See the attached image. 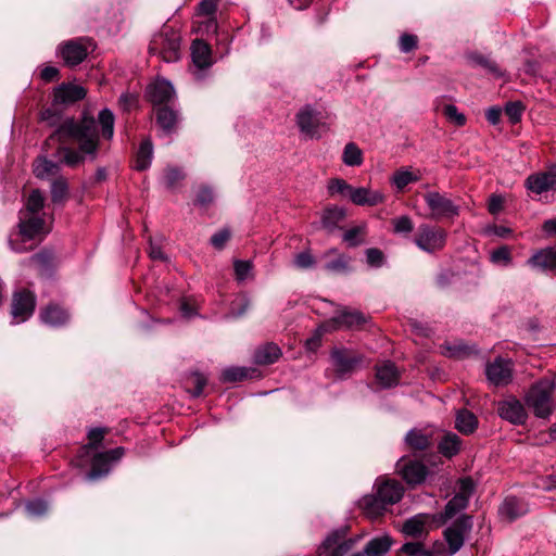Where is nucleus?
<instances>
[{"label":"nucleus","mask_w":556,"mask_h":556,"mask_svg":"<svg viewBox=\"0 0 556 556\" xmlns=\"http://www.w3.org/2000/svg\"><path fill=\"white\" fill-rule=\"evenodd\" d=\"M281 350L277 344L267 343L254 352V362L258 365H269L279 359Z\"/></svg>","instance_id":"nucleus-29"},{"label":"nucleus","mask_w":556,"mask_h":556,"mask_svg":"<svg viewBox=\"0 0 556 556\" xmlns=\"http://www.w3.org/2000/svg\"><path fill=\"white\" fill-rule=\"evenodd\" d=\"M417 47V37L414 35L404 34L400 38V49L402 52H410Z\"/></svg>","instance_id":"nucleus-63"},{"label":"nucleus","mask_w":556,"mask_h":556,"mask_svg":"<svg viewBox=\"0 0 556 556\" xmlns=\"http://www.w3.org/2000/svg\"><path fill=\"white\" fill-rule=\"evenodd\" d=\"M198 24V31L202 34H215L217 31V23L214 16L204 17Z\"/></svg>","instance_id":"nucleus-61"},{"label":"nucleus","mask_w":556,"mask_h":556,"mask_svg":"<svg viewBox=\"0 0 556 556\" xmlns=\"http://www.w3.org/2000/svg\"><path fill=\"white\" fill-rule=\"evenodd\" d=\"M26 511L30 517H40L48 511V504L42 500H34L26 504Z\"/></svg>","instance_id":"nucleus-55"},{"label":"nucleus","mask_w":556,"mask_h":556,"mask_svg":"<svg viewBox=\"0 0 556 556\" xmlns=\"http://www.w3.org/2000/svg\"><path fill=\"white\" fill-rule=\"evenodd\" d=\"M421 178L419 170H412L408 167H401L395 170L390 181L400 191L404 190L409 184L416 182Z\"/></svg>","instance_id":"nucleus-30"},{"label":"nucleus","mask_w":556,"mask_h":556,"mask_svg":"<svg viewBox=\"0 0 556 556\" xmlns=\"http://www.w3.org/2000/svg\"><path fill=\"white\" fill-rule=\"evenodd\" d=\"M59 164L47 160L46 157H38L34 163V174L40 179L53 177L59 173Z\"/></svg>","instance_id":"nucleus-35"},{"label":"nucleus","mask_w":556,"mask_h":556,"mask_svg":"<svg viewBox=\"0 0 556 556\" xmlns=\"http://www.w3.org/2000/svg\"><path fill=\"white\" fill-rule=\"evenodd\" d=\"M230 239V231L228 229H222L211 237V244L217 249H224L227 241Z\"/></svg>","instance_id":"nucleus-58"},{"label":"nucleus","mask_w":556,"mask_h":556,"mask_svg":"<svg viewBox=\"0 0 556 556\" xmlns=\"http://www.w3.org/2000/svg\"><path fill=\"white\" fill-rule=\"evenodd\" d=\"M432 522L438 526V520H433V515L418 514L405 521L403 532L406 535L419 538L427 533V527Z\"/></svg>","instance_id":"nucleus-20"},{"label":"nucleus","mask_w":556,"mask_h":556,"mask_svg":"<svg viewBox=\"0 0 556 556\" xmlns=\"http://www.w3.org/2000/svg\"><path fill=\"white\" fill-rule=\"evenodd\" d=\"M528 510V505L523 501L517 497H507L501 505L498 513L502 519L513 522L526 515Z\"/></svg>","instance_id":"nucleus-22"},{"label":"nucleus","mask_w":556,"mask_h":556,"mask_svg":"<svg viewBox=\"0 0 556 556\" xmlns=\"http://www.w3.org/2000/svg\"><path fill=\"white\" fill-rule=\"evenodd\" d=\"M156 118L161 128L166 132H170L176 125L177 114L167 108H161L156 113Z\"/></svg>","instance_id":"nucleus-42"},{"label":"nucleus","mask_w":556,"mask_h":556,"mask_svg":"<svg viewBox=\"0 0 556 556\" xmlns=\"http://www.w3.org/2000/svg\"><path fill=\"white\" fill-rule=\"evenodd\" d=\"M473 491L475 484L471 478L460 479L458 481V490L445 505L444 511L442 514L433 515V520H438V526L444 525L459 511L464 510L468 506L469 498Z\"/></svg>","instance_id":"nucleus-4"},{"label":"nucleus","mask_w":556,"mask_h":556,"mask_svg":"<svg viewBox=\"0 0 556 556\" xmlns=\"http://www.w3.org/2000/svg\"><path fill=\"white\" fill-rule=\"evenodd\" d=\"M191 56L194 65L202 70L212 65V55L210 46L201 40L195 39L191 45Z\"/></svg>","instance_id":"nucleus-26"},{"label":"nucleus","mask_w":556,"mask_h":556,"mask_svg":"<svg viewBox=\"0 0 556 556\" xmlns=\"http://www.w3.org/2000/svg\"><path fill=\"white\" fill-rule=\"evenodd\" d=\"M407 444L415 450H426L430 445V438L420 430H410L406 434Z\"/></svg>","instance_id":"nucleus-43"},{"label":"nucleus","mask_w":556,"mask_h":556,"mask_svg":"<svg viewBox=\"0 0 556 556\" xmlns=\"http://www.w3.org/2000/svg\"><path fill=\"white\" fill-rule=\"evenodd\" d=\"M18 228L24 241L41 239L49 231L43 214L20 215Z\"/></svg>","instance_id":"nucleus-12"},{"label":"nucleus","mask_w":556,"mask_h":556,"mask_svg":"<svg viewBox=\"0 0 556 556\" xmlns=\"http://www.w3.org/2000/svg\"><path fill=\"white\" fill-rule=\"evenodd\" d=\"M45 198L39 190H33L27 198L25 207L20 211V215L42 214Z\"/></svg>","instance_id":"nucleus-39"},{"label":"nucleus","mask_w":556,"mask_h":556,"mask_svg":"<svg viewBox=\"0 0 556 556\" xmlns=\"http://www.w3.org/2000/svg\"><path fill=\"white\" fill-rule=\"evenodd\" d=\"M525 106L521 102H508L505 106V114L513 124L518 123L521 119Z\"/></svg>","instance_id":"nucleus-52"},{"label":"nucleus","mask_w":556,"mask_h":556,"mask_svg":"<svg viewBox=\"0 0 556 556\" xmlns=\"http://www.w3.org/2000/svg\"><path fill=\"white\" fill-rule=\"evenodd\" d=\"M148 96L152 103L163 104L169 102L174 98L175 91L172 84L168 80L156 79L153 84L149 86Z\"/></svg>","instance_id":"nucleus-21"},{"label":"nucleus","mask_w":556,"mask_h":556,"mask_svg":"<svg viewBox=\"0 0 556 556\" xmlns=\"http://www.w3.org/2000/svg\"><path fill=\"white\" fill-rule=\"evenodd\" d=\"M349 198L356 205L374 206L384 201V195L382 192L364 187H352Z\"/></svg>","instance_id":"nucleus-23"},{"label":"nucleus","mask_w":556,"mask_h":556,"mask_svg":"<svg viewBox=\"0 0 556 556\" xmlns=\"http://www.w3.org/2000/svg\"><path fill=\"white\" fill-rule=\"evenodd\" d=\"M364 235L365 228L363 226L353 227L344 232L343 240L349 247H357L364 242Z\"/></svg>","instance_id":"nucleus-49"},{"label":"nucleus","mask_w":556,"mask_h":556,"mask_svg":"<svg viewBox=\"0 0 556 556\" xmlns=\"http://www.w3.org/2000/svg\"><path fill=\"white\" fill-rule=\"evenodd\" d=\"M352 186L343 179H332L328 185V190L331 194L340 193L350 197Z\"/></svg>","instance_id":"nucleus-57"},{"label":"nucleus","mask_w":556,"mask_h":556,"mask_svg":"<svg viewBox=\"0 0 556 556\" xmlns=\"http://www.w3.org/2000/svg\"><path fill=\"white\" fill-rule=\"evenodd\" d=\"M315 260L308 252H302L295 256L294 265L298 268L306 269L314 265Z\"/></svg>","instance_id":"nucleus-64"},{"label":"nucleus","mask_w":556,"mask_h":556,"mask_svg":"<svg viewBox=\"0 0 556 556\" xmlns=\"http://www.w3.org/2000/svg\"><path fill=\"white\" fill-rule=\"evenodd\" d=\"M425 201L433 219L453 218L459 214V207L445 194L431 191L425 194Z\"/></svg>","instance_id":"nucleus-8"},{"label":"nucleus","mask_w":556,"mask_h":556,"mask_svg":"<svg viewBox=\"0 0 556 556\" xmlns=\"http://www.w3.org/2000/svg\"><path fill=\"white\" fill-rule=\"evenodd\" d=\"M91 48L92 42L90 39L78 38L61 43L58 48V52L67 66H76L87 58Z\"/></svg>","instance_id":"nucleus-6"},{"label":"nucleus","mask_w":556,"mask_h":556,"mask_svg":"<svg viewBox=\"0 0 556 556\" xmlns=\"http://www.w3.org/2000/svg\"><path fill=\"white\" fill-rule=\"evenodd\" d=\"M462 441L455 433H446L439 443V451L446 457L456 455L460 450Z\"/></svg>","instance_id":"nucleus-38"},{"label":"nucleus","mask_w":556,"mask_h":556,"mask_svg":"<svg viewBox=\"0 0 556 556\" xmlns=\"http://www.w3.org/2000/svg\"><path fill=\"white\" fill-rule=\"evenodd\" d=\"M181 37L170 25H164L149 45V52L160 55L166 62H175L180 58Z\"/></svg>","instance_id":"nucleus-3"},{"label":"nucleus","mask_w":556,"mask_h":556,"mask_svg":"<svg viewBox=\"0 0 556 556\" xmlns=\"http://www.w3.org/2000/svg\"><path fill=\"white\" fill-rule=\"evenodd\" d=\"M342 161L348 166H359L363 164V152L355 143L350 142L344 147Z\"/></svg>","instance_id":"nucleus-41"},{"label":"nucleus","mask_w":556,"mask_h":556,"mask_svg":"<svg viewBox=\"0 0 556 556\" xmlns=\"http://www.w3.org/2000/svg\"><path fill=\"white\" fill-rule=\"evenodd\" d=\"M68 192V186L64 178L53 180L51 185V199L54 203L63 202Z\"/></svg>","instance_id":"nucleus-46"},{"label":"nucleus","mask_w":556,"mask_h":556,"mask_svg":"<svg viewBox=\"0 0 556 556\" xmlns=\"http://www.w3.org/2000/svg\"><path fill=\"white\" fill-rule=\"evenodd\" d=\"M124 454V447H116L104 453L96 454L92 458L91 470L87 473V479L96 480L109 473L111 463L119 460Z\"/></svg>","instance_id":"nucleus-10"},{"label":"nucleus","mask_w":556,"mask_h":556,"mask_svg":"<svg viewBox=\"0 0 556 556\" xmlns=\"http://www.w3.org/2000/svg\"><path fill=\"white\" fill-rule=\"evenodd\" d=\"M376 492L388 506L397 503L403 497L404 488L402 483L396 480H384L377 483Z\"/></svg>","instance_id":"nucleus-19"},{"label":"nucleus","mask_w":556,"mask_h":556,"mask_svg":"<svg viewBox=\"0 0 556 556\" xmlns=\"http://www.w3.org/2000/svg\"><path fill=\"white\" fill-rule=\"evenodd\" d=\"M498 415L511 424L521 425L527 418V413L520 401L510 397L498 403Z\"/></svg>","instance_id":"nucleus-16"},{"label":"nucleus","mask_w":556,"mask_h":556,"mask_svg":"<svg viewBox=\"0 0 556 556\" xmlns=\"http://www.w3.org/2000/svg\"><path fill=\"white\" fill-rule=\"evenodd\" d=\"M356 539H345V530L331 532L318 548L320 556H345L354 546Z\"/></svg>","instance_id":"nucleus-9"},{"label":"nucleus","mask_w":556,"mask_h":556,"mask_svg":"<svg viewBox=\"0 0 556 556\" xmlns=\"http://www.w3.org/2000/svg\"><path fill=\"white\" fill-rule=\"evenodd\" d=\"M491 261L493 263H503L508 265L511 262V252L510 249L506 245H503L491 253Z\"/></svg>","instance_id":"nucleus-56"},{"label":"nucleus","mask_w":556,"mask_h":556,"mask_svg":"<svg viewBox=\"0 0 556 556\" xmlns=\"http://www.w3.org/2000/svg\"><path fill=\"white\" fill-rule=\"evenodd\" d=\"M403 478L409 484L421 483L427 476V467L419 462H407L403 465H399Z\"/></svg>","instance_id":"nucleus-24"},{"label":"nucleus","mask_w":556,"mask_h":556,"mask_svg":"<svg viewBox=\"0 0 556 556\" xmlns=\"http://www.w3.org/2000/svg\"><path fill=\"white\" fill-rule=\"evenodd\" d=\"M59 154L62 157V162L71 167H75L84 161L81 153L71 148H59Z\"/></svg>","instance_id":"nucleus-48"},{"label":"nucleus","mask_w":556,"mask_h":556,"mask_svg":"<svg viewBox=\"0 0 556 556\" xmlns=\"http://www.w3.org/2000/svg\"><path fill=\"white\" fill-rule=\"evenodd\" d=\"M455 426L463 434H470L477 429L478 419L473 413L467 409H460L456 414Z\"/></svg>","instance_id":"nucleus-34"},{"label":"nucleus","mask_w":556,"mask_h":556,"mask_svg":"<svg viewBox=\"0 0 556 556\" xmlns=\"http://www.w3.org/2000/svg\"><path fill=\"white\" fill-rule=\"evenodd\" d=\"M391 545L392 539L389 535L377 536L367 543L363 554L364 556H383L389 552Z\"/></svg>","instance_id":"nucleus-33"},{"label":"nucleus","mask_w":556,"mask_h":556,"mask_svg":"<svg viewBox=\"0 0 556 556\" xmlns=\"http://www.w3.org/2000/svg\"><path fill=\"white\" fill-rule=\"evenodd\" d=\"M414 242L420 250L433 253L444 248L446 232L440 227L421 224L415 233Z\"/></svg>","instance_id":"nucleus-5"},{"label":"nucleus","mask_w":556,"mask_h":556,"mask_svg":"<svg viewBox=\"0 0 556 556\" xmlns=\"http://www.w3.org/2000/svg\"><path fill=\"white\" fill-rule=\"evenodd\" d=\"M185 177L184 173L177 168H168L165 173V182L167 187H175Z\"/></svg>","instance_id":"nucleus-62"},{"label":"nucleus","mask_w":556,"mask_h":556,"mask_svg":"<svg viewBox=\"0 0 556 556\" xmlns=\"http://www.w3.org/2000/svg\"><path fill=\"white\" fill-rule=\"evenodd\" d=\"M114 114L109 109H103L99 112L98 122L103 138L112 139L114 135Z\"/></svg>","instance_id":"nucleus-40"},{"label":"nucleus","mask_w":556,"mask_h":556,"mask_svg":"<svg viewBox=\"0 0 556 556\" xmlns=\"http://www.w3.org/2000/svg\"><path fill=\"white\" fill-rule=\"evenodd\" d=\"M554 391V376H545L531 386L525 400L536 417L546 418L552 414Z\"/></svg>","instance_id":"nucleus-2"},{"label":"nucleus","mask_w":556,"mask_h":556,"mask_svg":"<svg viewBox=\"0 0 556 556\" xmlns=\"http://www.w3.org/2000/svg\"><path fill=\"white\" fill-rule=\"evenodd\" d=\"M296 124L301 132L311 138L319 136L318 129L323 125L320 113L311 105H305L296 114Z\"/></svg>","instance_id":"nucleus-15"},{"label":"nucleus","mask_w":556,"mask_h":556,"mask_svg":"<svg viewBox=\"0 0 556 556\" xmlns=\"http://www.w3.org/2000/svg\"><path fill=\"white\" fill-rule=\"evenodd\" d=\"M153 156V146L149 139H146L141 142L135 161V168L138 170L147 169L152 161Z\"/></svg>","instance_id":"nucleus-36"},{"label":"nucleus","mask_w":556,"mask_h":556,"mask_svg":"<svg viewBox=\"0 0 556 556\" xmlns=\"http://www.w3.org/2000/svg\"><path fill=\"white\" fill-rule=\"evenodd\" d=\"M106 433L105 428H93L88 432L89 443L81 450L87 455L90 451L97 450Z\"/></svg>","instance_id":"nucleus-47"},{"label":"nucleus","mask_w":556,"mask_h":556,"mask_svg":"<svg viewBox=\"0 0 556 556\" xmlns=\"http://www.w3.org/2000/svg\"><path fill=\"white\" fill-rule=\"evenodd\" d=\"M366 323V317L363 313L349 309L346 307L339 312V315L324 323L320 328L324 331H332L339 328H353Z\"/></svg>","instance_id":"nucleus-13"},{"label":"nucleus","mask_w":556,"mask_h":556,"mask_svg":"<svg viewBox=\"0 0 556 556\" xmlns=\"http://www.w3.org/2000/svg\"><path fill=\"white\" fill-rule=\"evenodd\" d=\"M41 320L50 326L58 327L68 320L67 312L56 304L46 306L40 313Z\"/></svg>","instance_id":"nucleus-27"},{"label":"nucleus","mask_w":556,"mask_h":556,"mask_svg":"<svg viewBox=\"0 0 556 556\" xmlns=\"http://www.w3.org/2000/svg\"><path fill=\"white\" fill-rule=\"evenodd\" d=\"M470 60L476 65H479V66L483 67L486 72L491 73L494 76L500 77V76L503 75V73L500 70L498 65L494 61H492L491 59H489V58H486L484 55L475 53V54L470 55Z\"/></svg>","instance_id":"nucleus-45"},{"label":"nucleus","mask_w":556,"mask_h":556,"mask_svg":"<svg viewBox=\"0 0 556 556\" xmlns=\"http://www.w3.org/2000/svg\"><path fill=\"white\" fill-rule=\"evenodd\" d=\"M331 358L337 374L342 377L349 374L359 363L356 356L350 355L345 350H334Z\"/></svg>","instance_id":"nucleus-25"},{"label":"nucleus","mask_w":556,"mask_h":556,"mask_svg":"<svg viewBox=\"0 0 556 556\" xmlns=\"http://www.w3.org/2000/svg\"><path fill=\"white\" fill-rule=\"evenodd\" d=\"M236 278L239 281H243L252 276V262L250 261H235L233 264Z\"/></svg>","instance_id":"nucleus-50"},{"label":"nucleus","mask_w":556,"mask_h":556,"mask_svg":"<svg viewBox=\"0 0 556 556\" xmlns=\"http://www.w3.org/2000/svg\"><path fill=\"white\" fill-rule=\"evenodd\" d=\"M527 188L536 194L553 189L556 186V169L530 175L526 180Z\"/></svg>","instance_id":"nucleus-18"},{"label":"nucleus","mask_w":556,"mask_h":556,"mask_svg":"<svg viewBox=\"0 0 556 556\" xmlns=\"http://www.w3.org/2000/svg\"><path fill=\"white\" fill-rule=\"evenodd\" d=\"M70 139L78 141L81 153L94 156L98 148V130L94 118L84 117L80 122L66 119L49 138V140H58L62 144Z\"/></svg>","instance_id":"nucleus-1"},{"label":"nucleus","mask_w":556,"mask_h":556,"mask_svg":"<svg viewBox=\"0 0 556 556\" xmlns=\"http://www.w3.org/2000/svg\"><path fill=\"white\" fill-rule=\"evenodd\" d=\"M361 508L369 518H378L383 514L387 508V505L382 502L380 496L376 493V495H366L359 502Z\"/></svg>","instance_id":"nucleus-32"},{"label":"nucleus","mask_w":556,"mask_h":556,"mask_svg":"<svg viewBox=\"0 0 556 556\" xmlns=\"http://www.w3.org/2000/svg\"><path fill=\"white\" fill-rule=\"evenodd\" d=\"M345 217V210L339 206H331L324 211L321 223L323 226L329 230L333 231L340 222H342Z\"/></svg>","instance_id":"nucleus-37"},{"label":"nucleus","mask_w":556,"mask_h":556,"mask_svg":"<svg viewBox=\"0 0 556 556\" xmlns=\"http://www.w3.org/2000/svg\"><path fill=\"white\" fill-rule=\"evenodd\" d=\"M36 305L35 295L30 291L15 292L12 300V316L16 323L27 320L34 313Z\"/></svg>","instance_id":"nucleus-14"},{"label":"nucleus","mask_w":556,"mask_h":556,"mask_svg":"<svg viewBox=\"0 0 556 556\" xmlns=\"http://www.w3.org/2000/svg\"><path fill=\"white\" fill-rule=\"evenodd\" d=\"M472 529V519L462 515L452 526L445 529L444 539L448 545V555H454L464 545L466 535Z\"/></svg>","instance_id":"nucleus-7"},{"label":"nucleus","mask_w":556,"mask_h":556,"mask_svg":"<svg viewBox=\"0 0 556 556\" xmlns=\"http://www.w3.org/2000/svg\"><path fill=\"white\" fill-rule=\"evenodd\" d=\"M366 258L370 266L380 267L383 264L384 256L379 249L370 248L366 250Z\"/></svg>","instance_id":"nucleus-59"},{"label":"nucleus","mask_w":556,"mask_h":556,"mask_svg":"<svg viewBox=\"0 0 556 556\" xmlns=\"http://www.w3.org/2000/svg\"><path fill=\"white\" fill-rule=\"evenodd\" d=\"M514 365L511 361L497 357L485 367V375L490 383L495 387L507 386L513 380Z\"/></svg>","instance_id":"nucleus-11"},{"label":"nucleus","mask_w":556,"mask_h":556,"mask_svg":"<svg viewBox=\"0 0 556 556\" xmlns=\"http://www.w3.org/2000/svg\"><path fill=\"white\" fill-rule=\"evenodd\" d=\"M393 230L396 233H409L414 229L410 217L403 215L392 220Z\"/></svg>","instance_id":"nucleus-54"},{"label":"nucleus","mask_w":556,"mask_h":556,"mask_svg":"<svg viewBox=\"0 0 556 556\" xmlns=\"http://www.w3.org/2000/svg\"><path fill=\"white\" fill-rule=\"evenodd\" d=\"M376 378L381 387L391 388L397 384L400 374L393 363L387 362L377 367Z\"/></svg>","instance_id":"nucleus-28"},{"label":"nucleus","mask_w":556,"mask_h":556,"mask_svg":"<svg viewBox=\"0 0 556 556\" xmlns=\"http://www.w3.org/2000/svg\"><path fill=\"white\" fill-rule=\"evenodd\" d=\"M248 377V369L242 367H230L223 371L222 378L225 382L241 381Z\"/></svg>","instance_id":"nucleus-51"},{"label":"nucleus","mask_w":556,"mask_h":556,"mask_svg":"<svg viewBox=\"0 0 556 556\" xmlns=\"http://www.w3.org/2000/svg\"><path fill=\"white\" fill-rule=\"evenodd\" d=\"M527 264L533 269L554 273L552 248L538 251L527 261Z\"/></svg>","instance_id":"nucleus-31"},{"label":"nucleus","mask_w":556,"mask_h":556,"mask_svg":"<svg viewBox=\"0 0 556 556\" xmlns=\"http://www.w3.org/2000/svg\"><path fill=\"white\" fill-rule=\"evenodd\" d=\"M216 9V0H202L198 8V15L203 17L214 16Z\"/></svg>","instance_id":"nucleus-60"},{"label":"nucleus","mask_w":556,"mask_h":556,"mask_svg":"<svg viewBox=\"0 0 556 556\" xmlns=\"http://www.w3.org/2000/svg\"><path fill=\"white\" fill-rule=\"evenodd\" d=\"M86 97V89L74 84H61L54 89L53 104H72Z\"/></svg>","instance_id":"nucleus-17"},{"label":"nucleus","mask_w":556,"mask_h":556,"mask_svg":"<svg viewBox=\"0 0 556 556\" xmlns=\"http://www.w3.org/2000/svg\"><path fill=\"white\" fill-rule=\"evenodd\" d=\"M401 552L407 556H435L439 554L437 549L429 551L420 542H408L401 547Z\"/></svg>","instance_id":"nucleus-44"},{"label":"nucleus","mask_w":556,"mask_h":556,"mask_svg":"<svg viewBox=\"0 0 556 556\" xmlns=\"http://www.w3.org/2000/svg\"><path fill=\"white\" fill-rule=\"evenodd\" d=\"M444 115L451 123L456 126H464L466 124V117L454 104H446L443 109Z\"/></svg>","instance_id":"nucleus-53"}]
</instances>
